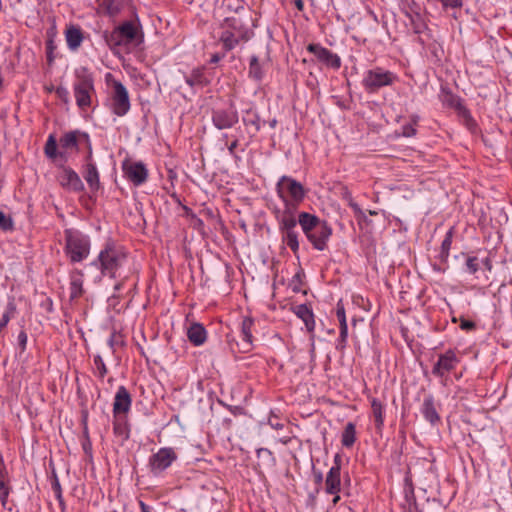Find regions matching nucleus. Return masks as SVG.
<instances>
[{
    "label": "nucleus",
    "instance_id": "bf43d9fd",
    "mask_svg": "<svg viewBox=\"0 0 512 512\" xmlns=\"http://www.w3.org/2000/svg\"><path fill=\"white\" fill-rule=\"evenodd\" d=\"M56 94L64 103L69 102V91L67 90V88L62 86L57 87Z\"/></svg>",
    "mask_w": 512,
    "mask_h": 512
},
{
    "label": "nucleus",
    "instance_id": "a878e982",
    "mask_svg": "<svg viewBox=\"0 0 512 512\" xmlns=\"http://www.w3.org/2000/svg\"><path fill=\"white\" fill-rule=\"evenodd\" d=\"M341 491V472L329 469L325 478V492L338 494Z\"/></svg>",
    "mask_w": 512,
    "mask_h": 512
},
{
    "label": "nucleus",
    "instance_id": "6e6d98bb",
    "mask_svg": "<svg viewBox=\"0 0 512 512\" xmlns=\"http://www.w3.org/2000/svg\"><path fill=\"white\" fill-rule=\"evenodd\" d=\"M82 145H85V147L87 149V154L85 156V164L95 163L93 161L92 144H91V140H90V136L89 135H88V143H83Z\"/></svg>",
    "mask_w": 512,
    "mask_h": 512
},
{
    "label": "nucleus",
    "instance_id": "423d86ee",
    "mask_svg": "<svg viewBox=\"0 0 512 512\" xmlns=\"http://www.w3.org/2000/svg\"><path fill=\"white\" fill-rule=\"evenodd\" d=\"M111 111L119 117L125 116L131 107L127 88L117 80L112 82V91L110 94Z\"/></svg>",
    "mask_w": 512,
    "mask_h": 512
},
{
    "label": "nucleus",
    "instance_id": "4d7b16f0",
    "mask_svg": "<svg viewBox=\"0 0 512 512\" xmlns=\"http://www.w3.org/2000/svg\"><path fill=\"white\" fill-rule=\"evenodd\" d=\"M18 345L21 349V352H24L26 350L27 340L28 336L27 333L24 330H21L18 334Z\"/></svg>",
    "mask_w": 512,
    "mask_h": 512
},
{
    "label": "nucleus",
    "instance_id": "69168bd1",
    "mask_svg": "<svg viewBox=\"0 0 512 512\" xmlns=\"http://www.w3.org/2000/svg\"><path fill=\"white\" fill-rule=\"evenodd\" d=\"M2 493H10V487L6 483V481L0 482V494Z\"/></svg>",
    "mask_w": 512,
    "mask_h": 512
},
{
    "label": "nucleus",
    "instance_id": "dca6fc26",
    "mask_svg": "<svg viewBox=\"0 0 512 512\" xmlns=\"http://www.w3.org/2000/svg\"><path fill=\"white\" fill-rule=\"evenodd\" d=\"M223 30H227L236 35V37H241L243 41H248L250 38V30L244 24L240 17H227L223 23Z\"/></svg>",
    "mask_w": 512,
    "mask_h": 512
},
{
    "label": "nucleus",
    "instance_id": "a19ab883",
    "mask_svg": "<svg viewBox=\"0 0 512 512\" xmlns=\"http://www.w3.org/2000/svg\"><path fill=\"white\" fill-rule=\"evenodd\" d=\"M0 229L7 232L14 230V221L11 216L0 210Z\"/></svg>",
    "mask_w": 512,
    "mask_h": 512
},
{
    "label": "nucleus",
    "instance_id": "58836bf2",
    "mask_svg": "<svg viewBox=\"0 0 512 512\" xmlns=\"http://www.w3.org/2000/svg\"><path fill=\"white\" fill-rule=\"evenodd\" d=\"M105 39L107 44L110 46L126 45L117 27L114 28V30L110 34H106Z\"/></svg>",
    "mask_w": 512,
    "mask_h": 512
},
{
    "label": "nucleus",
    "instance_id": "ea45409f",
    "mask_svg": "<svg viewBox=\"0 0 512 512\" xmlns=\"http://www.w3.org/2000/svg\"><path fill=\"white\" fill-rule=\"evenodd\" d=\"M94 365L96 367V375L103 379L108 373V369L106 364L104 363L102 357L100 355H95L93 359Z\"/></svg>",
    "mask_w": 512,
    "mask_h": 512
},
{
    "label": "nucleus",
    "instance_id": "79ce46f5",
    "mask_svg": "<svg viewBox=\"0 0 512 512\" xmlns=\"http://www.w3.org/2000/svg\"><path fill=\"white\" fill-rule=\"evenodd\" d=\"M284 204V208L282 209L286 213H290L293 216H296V212L298 209V206L301 202H296L295 200H289V198L281 199Z\"/></svg>",
    "mask_w": 512,
    "mask_h": 512
},
{
    "label": "nucleus",
    "instance_id": "5701e85b",
    "mask_svg": "<svg viewBox=\"0 0 512 512\" xmlns=\"http://www.w3.org/2000/svg\"><path fill=\"white\" fill-rule=\"evenodd\" d=\"M185 81L190 87H204L210 83L204 67L193 69L189 75L185 76Z\"/></svg>",
    "mask_w": 512,
    "mask_h": 512
},
{
    "label": "nucleus",
    "instance_id": "bb28decb",
    "mask_svg": "<svg viewBox=\"0 0 512 512\" xmlns=\"http://www.w3.org/2000/svg\"><path fill=\"white\" fill-rule=\"evenodd\" d=\"M83 273L75 270L70 276V300H75L83 294Z\"/></svg>",
    "mask_w": 512,
    "mask_h": 512
},
{
    "label": "nucleus",
    "instance_id": "8fccbe9b",
    "mask_svg": "<svg viewBox=\"0 0 512 512\" xmlns=\"http://www.w3.org/2000/svg\"><path fill=\"white\" fill-rule=\"evenodd\" d=\"M417 119L418 117L414 116L412 119L413 123L406 124L402 127V135L404 137H412L416 135V129L414 125L417 123Z\"/></svg>",
    "mask_w": 512,
    "mask_h": 512
},
{
    "label": "nucleus",
    "instance_id": "3c124183",
    "mask_svg": "<svg viewBox=\"0 0 512 512\" xmlns=\"http://www.w3.org/2000/svg\"><path fill=\"white\" fill-rule=\"evenodd\" d=\"M297 223H298V218L280 223V224H278L279 232L282 233V232L294 230V229H296Z\"/></svg>",
    "mask_w": 512,
    "mask_h": 512
},
{
    "label": "nucleus",
    "instance_id": "f8f14e48",
    "mask_svg": "<svg viewBox=\"0 0 512 512\" xmlns=\"http://www.w3.org/2000/svg\"><path fill=\"white\" fill-rule=\"evenodd\" d=\"M307 51L314 54L316 58L333 69H339L341 67V58L330 51L329 49L321 46L317 43H311L307 46Z\"/></svg>",
    "mask_w": 512,
    "mask_h": 512
},
{
    "label": "nucleus",
    "instance_id": "864d4df0",
    "mask_svg": "<svg viewBox=\"0 0 512 512\" xmlns=\"http://www.w3.org/2000/svg\"><path fill=\"white\" fill-rule=\"evenodd\" d=\"M223 140L226 141L228 152L231 156L235 155V150L239 145V139L237 137H233L231 142L228 144V135L223 134Z\"/></svg>",
    "mask_w": 512,
    "mask_h": 512
},
{
    "label": "nucleus",
    "instance_id": "f257e3e1",
    "mask_svg": "<svg viewBox=\"0 0 512 512\" xmlns=\"http://www.w3.org/2000/svg\"><path fill=\"white\" fill-rule=\"evenodd\" d=\"M126 260L127 254L123 247L109 239L91 265L100 269L102 275L115 278L116 272L123 266Z\"/></svg>",
    "mask_w": 512,
    "mask_h": 512
},
{
    "label": "nucleus",
    "instance_id": "f704fd0d",
    "mask_svg": "<svg viewBox=\"0 0 512 512\" xmlns=\"http://www.w3.org/2000/svg\"><path fill=\"white\" fill-rule=\"evenodd\" d=\"M220 41L226 51H231L240 43V41L243 40L241 37H236L235 34L228 32L227 30H223L220 36Z\"/></svg>",
    "mask_w": 512,
    "mask_h": 512
},
{
    "label": "nucleus",
    "instance_id": "0e129e2a",
    "mask_svg": "<svg viewBox=\"0 0 512 512\" xmlns=\"http://www.w3.org/2000/svg\"><path fill=\"white\" fill-rule=\"evenodd\" d=\"M313 476H314V481L316 484L320 485L322 482H323V474L321 471H316L315 469L313 470Z\"/></svg>",
    "mask_w": 512,
    "mask_h": 512
},
{
    "label": "nucleus",
    "instance_id": "37998d69",
    "mask_svg": "<svg viewBox=\"0 0 512 512\" xmlns=\"http://www.w3.org/2000/svg\"><path fill=\"white\" fill-rule=\"evenodd\" d=\"M347 338H348V327H340L339 338L337 339V342H336L337 350L343 351L345 349L346 343H347Z\"/></svg>",
    "mask_w": 512,
    "mask_h": 512
},
{
    "label": "nucleus",
    "instance_id": "e2e57ef3",
    "mask_svg": "<svg viewBox=\"0 0 512 512\" xmlns=\"http://www.w3.org/2000/svg\"><path fill=\"white\" fill-rule=\"evenodd\" d=\"M118 344V336L117 334L114 332L110 335L109 339H108V345L109 347L114 350V347L115 345Z\"/></svg>",
    "mask_w": 512,
    "mask_h": 512
},
{
    "label": "nucleus",
    "instance_id": "2f4dec72",
    "mask_svg": "<svg viewBox=\"0 0 512 512\" xmlns=\"http://www.w3.org/2000/svg\"><path fill=\"white\" fill-rule=\"evenodd\" d=\"M99 6L105 11L109 16L118 15L126 4V0H97Z\"/></svg>",
    "mask_w": 512,
    "mask_h": 512
},
{
    "label": "nucleus",
    "instance_id": "412c9836",
    "mask_svg": "<svg viewBox=\"0 0 512 512\" xmlns=\"http://www.w3.org/2000/svg\"><path fill=\"white\" fill-rule=\"evenodd\" d=\"M293 311L296 316L304 322L308 332H313L315 328V320L312 309L306 304H300L295 306Z\"/></svg>",
    "mask_w": 512,
    "mask_h": 512
},
{
    "label": "nucleus",
    "instance_id": "9d476101",
    "mask_svg": "<svg viewBox=\"0 0 512 512\" xmlns=\"http://www.w3.org/2000/svg\"><path fill=\"white\" fill-rule=\"evenodd\" d=\"M83 143H88V133L80 130L68 131L59 139L60 149L66 154L70 150L78 152Z\"/></svg>",
    "mask_w": 512,
    "mask_h": 512
},
{
    "label": "nucleus",
    "instance_id": "2eb2a0df",
    "mask_svg": "<svg viewBox=\"0 0 512 512\" xmlns=\"http://www.w3.org/2000/svg\"><path fill=\"white\" fill-rule=\"evenodd\" d=\"M117 29L126 44H139L142 41V39H139L142 38V31L138 19L135 21H125L117 26Z\"/></svg>",
    "mask_w": 512,
    "mask_h": 512
},
{
    "label": "nucleus",
    "instance_id": "7c9ffc66",
    "mask_svg": "<svg viewBox=\"0 0 512 512\" xmlns=\"http://www.w3.org/2000/svg\"><path fill=\"white\" fill-rule=\"evenodd\" d=\"M372 417L377 431H381L384 426L385 406L376 398L371 400Z\"/></svg>",
    "mask_w": 512,
    "mask_h": 512
},
{
    "label": "nucleus",
    "instance_id": "13d9d810",
    "mask_svg": "<svg viewBox=\"0 0 512 512\" xmlns=\"http://www.w3.org/2000/svg\"><path fill=\"white\" fill-rule=\"evenodd\" d=\"M460 328L465 331H472L476 329V324L473 321L467 320L465 318L460 319Z\"/></svg>",
    "mask_w": 512,
    "mask_h": 512
},
{
    "label": "nucleus",
    "instance_id": "473e14b6",
    "mask_svg": "<svg viewBox=\"0 0 512 512\" xmlns=\"http://www.w3.org/2000/svg\"><path fill=\"white\" fill-rule=\"evenodd\" d=\"M453 236H454V228L452 227L446 232V235L441 243V251L439 254V259L441 262L445 263V262H447V260L449 258V251L451 249Z\"/></svg>",
    "mask_w": 512,
    "mask_h": 512
},
{
    "label": "nucleus",
    "instance_id": "c9c22d12",
    "mask_svg": "<svg viewBox=\"0 0 512 512\" xmlns=\"http://www.w3.org/2000/svg\"><path fill=\"white\" fill-rule=\"evenodd\" d=\"M280 234L283 243H285L294 253H297L299 250V234L296 229L282 232Z\"/></svg>",
    "mask_w": 512,
    "mask_h": 512
},
{
    "label": "nucleus",
    "instance_id": "a18cd8bd",
    "mask_svg": "<svg viewBox=\"0 0 512 512\" xmlns=\"http://www.w3.org/2000/svg\"><path fill=\"white\" fill-rule=\"evenodd\" d=\"M466 268L470 274H475L479 270V259L475 256H467Z\"/></svg>",
    "mask_w": 512,
    "mask_h": 512
},
{
    "label": "nucleus",
    "instance_id": "ddd939ff",
    "mask_svg": "<svg viewBox=\"0 0 512 512\" xmlns=\"http://www.w3.org/2000/svg\"><path fill=\"white\" fill-rule=\"evenodd\" d=\"M459 363V358L452 349L439 355L437 362L432 368V374L436 377H443L446 373L452 371Z\"/></svg>",
    "mask_w": 512,
    "mask_h": 512
},
{
    "label": "nucleus",
    "instance_id": "680f3d73",
    "mask_svg": "<svg viewBox=\"0 0 512 512\" xmlns=\"http://www.w3.org/2000/svg\"><path fill=\"white\" fill-rule=\"evenodd\" d=\"M342 465V456L339 453H336L333 460V466L330 469L341 472Z\"/></svg>",
    "mask_w": 512,
    "mask_h": 512
},
{
    "label": "nucleus",
    "instance_id": "9b49d317",
    "mask_svg": "<svg viewBox=\"0 0 512 512\" xmlns=\"http://www.w3.org/2000/svg\"><path fill=\"white\" fill-rule=\"evenodd\" d=\"M331 235L332 228L326 221L321 220L306 237L315 249L323 251L327 247V241Z\"/></svg>",
    "mask_w": 512,
    "mask_h": 512
},
{
    "label": "nucleus",
    "instance_id": "72a5a7b5",
    "mask_svg": "<svg viewBox=\"0 0 512 512\" xmlns=\"http://www.w3.org/2000/svg\"><path fill=\"white\" fill-rule=\"evenodd\" d=\"M242 121L245 126H252L254 127L255 132L260 131L262 127V122L260 119V116L256 111L253 109H247L245 110V115L242 118Z\"/></svg>",
    "mask_w": 512,
    "mask_h": 512
},
{
    "label": "nucleus",
    "instance_id": "09e8293b",
    "mask_svg": "<svg viewBox=\"0 0 512 512\" xmlns=\"http://www.w3.org/2000/svg\"><path fill=\"white\" fill-rule=\"evenodd\" d=\"M113 430L116 435H124L126 439L129 437L126 423L120 420L114 421Z\"/></svg>",
    "mask_w": 512,
    "mask_h": 512
},
{
    "label": "nucleus",
    "instance_id": "6e6552de",
    "mask_svg": "<svg viewBox=\"0 0 512 512\" xmlns=\"http://www.w3.org/2000/svg\"><path fill=\"white\" fill-rule=\"evenodd\" d=\"M211 120L218 130L233 128L239 122V113L231 102L228 108H217L211 112Z\"/></svg>",
    "mask_w": 512,
    "mask_h": 512
},
{
    "label": "nucleus",
    "instance_id": "c756f323",
    "mask_svg": "<svg viewBox=\"0 0 512 512\" xmlns=\"http://www.w3.org/2000/svg\"><path fill=\"white\" fill-rule=\"evenodd\" d=\"M442 102L445 106L455 109L458 115H467V108L463 105L459 96L451 92H445L442 97Z\"/></svg>",
    "mask_w": 512,
    "mask_h": 512
},
{
    "label": "nucleus",
    "instance_id": "052dcab7",
    "mask_svg": "<svg viewBox=\"0 0 512 512\" xmlns=\"http://www.w3.org/2000/svg\"><path fill=\"white\" fill-rule=\"evenodd\" d=\"M445 8H460L463 5L462 0H439Z\"/></svg>",
    "mask_w": 512,
    "mask_h": 512
},
{
    "label": "nucleus",
    "instance_id": "7ed1b4c3",
    "mask_svg": "<svg viewBox=\"0 0 512 512\" xmlns=\"http://www.w3.org/2000/svg\"><path fill=\"white\" fill-rule=\"evenodd\" d=\"M73 93L79 109L86 111L92 105V98L95 95L94 77L85 67L75 70V81Z\"/></svg>",
    "mask_w": 512,
    "mask_h": 512
},
{
    "label": "nucleus",
    "instance_id": "6ab92c4d",
    "mask_svg": "<svg viewBox=\"0 0 512 512\" xmlns=\"http://www.w3.org/2000/svg\"><path fill=\"white\" fill-rule=\"evenodd\" d=\"M267 61L260 60L257 55H252L249 59L248 77L256 82H261L266 74Z\"/></svg>",
    "mask_w": 512,
    "mask_h": 512
},
{
    "label": "nucleus",
    "instance_id": "b1692460",
    "mask_svg": "<svg viewBox=\"0 0 512 512\" xmlns=\"http://www.w3.org/2000/svg\"><path fill=\"white\" fill-rule=\"evenodd\" d=\"M83 177L92 191H97L100 187L99 172L95 163L84 165Z\"/></svg>",
    "mask_w": 512,
    "mask_h": 512
},
{
    "label": "nucleus",
    "instance_id": "393cba45",
    "mask_svg": "<svg viewBox=\"0 0 512 512\" xmlns=\"http://www.w3.org/2000/svg\"><path fill=\"white\" fill-rule=\"evenodd\" d=\"M421 412L424 418L432 425L436 424L440 420L439 414L435 408L434 398L432 395H428L427 397H425L422 404Z\"/></svg>",
    "mask_w": 512,
    "mask_h": 512
},
{
    "label": "nucleus",
    "instance_id": "603ef678",
    "mask_svg": "<svg viewBox=\"0 0 512 512\" xmlns=\"http://www.w3.org/2000/svg\"><path fill=\"white\" fill-rule=\"evenodd\" d=\"M275 218H276L278 224H280V223H283L285 221H289V220L295 219L297 217L293 216L290 213H286L283 210L278 209V210L275 211Z\"/></svg>",
    "mask_w": 512,
    "mask_h": 512
},
{
    "label": "nucleus",
    "instance_id": "49530a36",
    "mask_svg": "<svg viewBox=\"0 0 512 512\" xmlns=\"http://www.w3.org/2000/svg\"><path fill=\"white\" fill-rule=\"evenodd\" d=\"M349 206L353 209L355 217L357 218V220L359 222H361V221L368 222L366 213L360 208V206L357 203L350 200Z\"/></svg>",
    "mask_w": 512,
    "mask_h": 512
},
{
    "label": "nucleus",
    "instance_id": "4468645a",
    "mask_svg": "<svg viewBox=\"0 0 512 512\" xmlns=\"http://www.w3.org/2000/svg\"><path fill=\"white\" fill-rule=\"evenodd\" d=\"M60 185L67 190L73 192H81L84 190V184L79 175L68 166H62L61 172L58 175Z\"/></svg>",
    "mask_w": 512,
    "mask_h": 512
},
{
    "label": "nucleus",
    "instance_id": "a211bd4d",
    "mask_svg": "<svg viewBox=\"0 0 512 512\" xmlns=\"http://www.w3.org/2000/svg\"><path fill=\"white\" fill-rule=\"evenodd\" d=\"M255 321L251 317H245L241 324V339H242V351L249 352L253 347V334L252 329L254 327Z\"/></svg>",
    "mask_w": 512,
    "mask_h": 512
},
{
    "label": "nucleus",
    "instance_id": "774afa93",
    "mask_svg": "<svg viewBox=\"0 0 512 512\" xmlns=\"http://www.w3.org/2000/svg\"><path fill=\"white\" fill-rule=\"evenodd\" d=\"M139 506L141 512H152V508L143 501L139 502Z\"/></svg>",
    "mask_w": 512,
    "mask_h": 512
},
{
    "label": "nucleus",
    "instance_id": "f3484780",
    "mask_svg": "<svg viewBox=\"0 0 512 512\" xmlns=\"http://www.w3.org/2000/svg\"><path fill=\"white\" fill-rule=\"evenodd\" d=\"M132 404V398L125 386H119L114 397L113 413L117 417L120 413L129 412Z\"/></svg>",
    "mask_w": 512,
    "mask_h": 512
},
{
    "label": "nucleus",
    "instance_id": "aec40b11",
    "mask_svg": "<svg viewBox=\"0 0 512 512\" xmlns=\"http://www.w3.org/2000/svg\"><path fill=\"white\" fill-rule=\"evenodd\" d=\"M65 39L71 51L78 50L84 40L82 29L78 25H69L65 30Z\"/></svg>",
    "mask_w": 512,
    "mask_h": 512
},
{
    "label": "nucleus",
    "instance_id": "1a4fd4ad",
    "mask_svg": "<svg viewBox=\"0 0 512 512\" xmlns=\"http://www.w3.org/2000/svg\"><path fill=\"white\" fill-rule=\"evenodd\" d=\"M122 171L124 176L135 186H141L148 179V169L141 161H132L125 159L122 162Z\"/></svg>",
    "mask_w": 512,
    "mask_h": 512
},
{
    "label": "nucleus",
    "instance_id": "c03bdc74",
    "mask_svg": "<svg viewBox=\"0 0 512 512\" xmlns=\"http://www.w3.org/2000/svg\"><path fill=\"white\" fill-rule=\"evenodd\" d=\"M51 487L55 494L56 499L59 501V504H63L62 488H61L59 479L56 474L53 475Z\"/></svg>",
    "mask_w": 512,
    "mask_h": 512
},
{
    "label": "nucleus",
    "instance_id": "cd10ccee",
    "mask_svg": "<svg viewBox=\"0 0 512 512\" xmlns=\"http://www.w3.org/2000/svg\"><path fill=\"white\" fill-rule=\"evenodd\" d=\"M44 153L50 159L61 158L65 162L68 160L66 153L64 151L58 150L57 140L53 134H50L46 141Z\"/></svg>",
    "mask_w": 512,
    "mask_h": 512
},
{
    "label": "nucleus",
    "instance_id": "c85d7f7f",
    "mask_svg": "<svg viewBox=\"0 0 512 512\" xmlns=\"http://www.w3.org/2000/svg\"><path fill=\"white\" fill-rule=\"evenodd\" d=\"M320 219L313 214L301 212L298 215V223L302 228L303 233L308 235L319 223Z\"/></svg>",
    "mask_w": 512,
    "mask_h": 512
},
{
    "label": "nucleus",
    "instance_id": "39448f33",
    "mask_svg": "<svg viewBox=\"0 0 512 512\" xmlns=\"http://www.w3.org/2000/svg\"><path fill=\"white\" fill-rule=\"evenodd\" d=\"M178 459V455L172 447H162L156 453L152 454L148 461L150 472L154 476L161 475L168 469L173 462Z\"/></svg>",
    "mask_w": 512,
    "mask_h": 512
},
{
    "label": "nucleus",
    "instance_id": "0eeeda50",
    "mask_svg": "<svg viewBox=\"0 0 512 512\" xmlns=\"http://www.w3.org/2000/svg\"><path fill=\"white\" fill-rule=\"evenodd\" d=\"M276 191L280 199L289 198L296 202H302L306 196L303 185L289 176H282L276 184Z\"/></svg>",
    "mask_w": 512,
    "mask_h": 512
},
{
    "label": "nucleus",
    "instance_id": "de8ad7c7",
    "mask_svg": "<svg viewBox=\"0 0 512 512\" xmlns=\"http://www.w3.org/2000/svg\"><path fill=\"white\" fill-rule=\"evenodd\" d=\"M336 316L338 318L340 327H348L347 321H346L344 305L342 304L341 301H339L337 303Z\"/></svg>",
    "mask_w": 512,
    "mask_h": 512
},
{
    "label": "nucleus",
    "instance_id": "f03ea898",
    "mask_svg": "<svg viewBox=\"0 0 512 512\" xmlns=\"http://www.w3.org/2000/svg\"><path fill=\"white\" fill-rule=\"evenodd\" d=\"M64 239V251L71 263H79L88 258L91 249V240L88 235L69 228L64 230Z\"/></svg>",
    "mask_w": 512,
    "mask_h": 512
},
{
    "label": "nucleus",
    "instance_id": "4c0bfd02",
    "mask_svg": "<svg viewBox=\"0 0 512 512\" xmlns=\"http://www.w3.org/2000/svg\"><path fill=\"white\" fill-rule=\"evenodd\" d=\"M257 457L266 466H274L275 458L273 453L267 448H259L257 451Z\"/></svg>",
    "mask_w": 512,
    "mask_h": 512
},
{
    "label": "nucleus",
    "instance_id": "20e7f679",
    "mask_svg": "<svg viewBox=\"0 0 512 512\" xmlns=\"http://www.w3.org/2000/svg\"><path fill=\"white\" fill-rule=\"evenodd\" d=\"M397 80L394 72L374 67L364 72L361 85L368 94H375L383 87L392 86Z\"/></svg>",
    "mask_w": 512,
    "mask_h": 512
},
{
    "label": "nucleus",
    "instance_id": "e433bc0d",
    "mask_svg": "<svg viewBox=\"0 0 512 512\" xmlns=\"http://www.w3.org/2000/svg\"><path fill=\"white\" fill-rule=\"evenodd\" d=\"M356 441V429L352 422L346 424L341 437V443L344 447H352Z\"/></svg>",
    "mask_w": 512,
    "mask_h": 512
},
{
    "label": "nucleus",
    "instance_id": "5fc2aeb1",
    "mask_svg": "<svg viewBox=\"0 0 512 512\" xmlns=\"http://www.w3.org/2000/svg\"><path fill=\"white\" fill-rule=\"evenodd\" d=\"M461 118H463L464 120V123L466 125V127L469 129V130H473L475 127H476V122L475 120L472 118L471 116V113L470 111L467 109V115H459Z\"/></svg>",
    "mask_w": 512,
    "mask_h": 512
},
{
    "label": "nucleus",
    "instance_id": "4be33fe9",
    "mask_svg": "<svg viewBox=\"0 0 512 512\" xmlns=\"http://www.w3.org/2000/svg\"><path fill=\"white\" fill-rule=\"evenodd\" d=\"M188 340L195 346H201L207 339V332L200 323H193L187 330Z\"/></svg>",
    "mask_w": 512,
    "mask_h": 512
},
{
    "label": "nucleus",
    "instance_id": "338daca9",
    "mask_svg": "<svg viewBox=\"0 0 512 512\" xmlns=\"http://www.w3.org/2000/svg\"><path fill=\"white\" fill-rule=\"evenodd\" d=\"M482 264L483 266L488 270V271H491L493 266H492V261L489 257H486L485 259L482 260Z\"/></svg>",
    "mask_w": 512,
    "mask_h": 512
}]
</instances>
